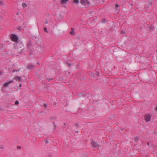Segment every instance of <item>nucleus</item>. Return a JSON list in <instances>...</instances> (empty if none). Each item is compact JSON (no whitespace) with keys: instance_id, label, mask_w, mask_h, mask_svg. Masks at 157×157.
<instances>
[{"instance_id":"nucleus-30","label":"nucleus","mask_w":157,"mask_h":157,"mask_svg":"<svg viewBox=\"0 0 157 157\" xmlns=\"http://www.w3.org/2000/svg\"><path fill=\"white\" fill-rule=\"evenodd\" d=\"M156 110L157 111V107L156 108Z\"/></svg>"},{"instance_id":"nucleus-13","label":"nucleus","mask_w":157,"mask_h":157,"mask_svg":"<svg viewBox=\"0 0 157 157\" xmlns=\"http://www.w3.org/2000/svg\"><path fill=\"white\" fill-rule=\"evenodd\" d=\"M22 6L23 7H26L27 6V5L25 3H23L22 4Z\"/></svg>"},{"instance_id":"nucleus-2","label":"nucleus","mask_w":157,"mask_h":157,"mask_svg":"<svg viewBox=\"0 0 157 157\" xmlns=\"http://www.w3.org/2000/svg\"><path fill=\"white\" fill-rule=\"evenodd\" d=\"M151 116L149 114L147 113L144 115V118L145 121L147 122H148L150 121Z\"/></svg>"},{"instance_id":"nucleus-5","label":"nucleus","mask_w":157,"mask_h":157,"mask_svg":"<svg viewBox=\"0 0 157 157\" xmlns=\"http://www.w3.org/2000/svg\"><path fill=\"white\" fill-rule=\"evenodd\" d=\"M13 82V81H7L6 82H5L3 85L4 87H6L8 86L9 85Z\"/></svg>"},{"instance_id":"nucleus-6","label":"nucleus","mask_w":157,"mask_h":157,"mask_svg":"<svg viewBox=\"0 0 157 157\" xmlns=\"http://www.w3.org/2000/svg\"><path fill=\"white\" fill-rule=\"evenodd\" d=\"M14 79L19 82H21V78L20 77H16L14 78Z\"/></svg>"},{"instance_id":"nucleus-28","label":"nucleus","mask_w":157,"mask_h":157,"mask_svg":"<svg viewBox=\"0 0 157 157\" xmlns=\"http://www.w3.org/2000/svg\"><path fill=\"white\" fill-rule=\"evenodd\" d=\"M2 73V72L0 71V74H1Z\"/></svg>"},{"instance_id":"nucleus-33","label":"nucleus","mask_w":157,"mask_h":157,"mask_svg":"<svg viewBox=\"0 0 157 157\" xmlns=\"http://www.w3.org/2000/svg\"><path fill=\"white\" fill-rule=\"evenodd\" d=\"M85 157H88V156H85Z\"/></svg>"},{"instance_id":"nucleus-14","label":"nucleus","mask_w":157,"mask_h":157,"mask_svg":"<svg viewBox=\"0 0 157 157\" xmlns=\"http://www.w3.org/2000/svg\"><path fill=\"white\" fill-rule=\"evenodd\" d=\"M44 30L45 32L48 33V31H47V29L46 27L44 28Z\"/></svg>"},{"instance_id":"nucleus-10","label":"nucleus","mask_w":157,"mask_h":157,"mask_svg":"<svg viewBox=\"0 0 157 157\" xmlns=\"http://www.w3.org/2000/svg\"><path fill=\"white\" fill-rule=\"evenodd\" d=\"M80 95H82V97L83 98L86 97L85 96V94H84L81 93L79 94Z\"/></svg>"},{"instance_id":"nucleus-18","label":"nucleus","mask_w":157,"mask_h":157,"mask_svg":"<svg viewBox=\"0 0 157 157\" xmlns=\"http://www.w3.org/2000/svg\"><path fill=\"white\" fill-rule=\"evenodd\" d=\"M53 124H54V126L55 127V129H56V125L55 124V123H54V122H53Z\"/></svg>"},{"instance_id":"nucleus-15","label":"nucleus","mask_w":157,"mask_h":157,"mask_svg":"<svg viewBox=\"0 0 157 157\" xmlns=\"http://www.w3.org/2000/svg\"><path fill=\"white\" fill-rule=\"evenodd\" d=\"M15 105H17L19 104V101H16L15 102Z\"/></svg>"},{"instance_id":"nucleus-26","label":"nucleus","mask_w":157,"mask_h":157,"mask_svg":"<svg viewBox=\"0 0 157 157\" xmlns=\"http://www.w3.org/2000/svg\"><path fill=\"white\" fill-rule=\"evenodd\" d=\"M124 32L123 31H121V33H123Z\"/></svg>"},{"instance_id":"nucleus-34","label":"nucleus","mask_w":157,"mask_h":157,"mask_svg":"<svg viewBox=\"0 0 157 157\" xmlns=\"http://www.w3.org/2000/svg\"><path fill=\"white\" fill-rule=\"evenodd\" d=\"M3 148L2 147L1 148V149H2Z\"/></svg>"},{"instance_id":"nucleus-3","label":"nucleus","mask_w":157,"mask_h":157,"mask_svg":"<svg viewBox=\"0 0 157 157\" xmlns=\"http://www.w3.org/2000/svg\"><path fill=\"white\" fill-rule=\"evenodd\" d=\"M90 143L92 147L94 148L97 147L99 146V144L97 142L93 140L91 141Z\"/></svg>"},{"instance_id":"nucleus-23","label":"nucleus","mask_w":157,"mask_h":157,"mask_svg":"<svg viewBox=\"0 0 157 157\" xmlns=\"http://www.w3.org/2000/svg\"><path fill=\"white\" fill-rule=\"evenodd\" d=\"M63 16H61V18H63Z\"/></svg>"},{"instance_id":"nucleus-27","label":"nucleus","mask_w":157,"mask_h":157,"mask_svg":"<svg viewBox=\"0 0 157 157\" xmlns=\"http://www.w3.org/2000/svg\"><path fill=\"white\" fill-rule=\"evenodd\" d=\"M68 64V66H69L70 65V64Z\"/></svg>"},{"instance_id":"nucleus-1","label":"nucleus","mask_w":157,"mask_h":157,"mask_svg":"<svg viewBox=\"0 0 157 157\" xmlns=\"http://www.w3.org/2000/svg\"><path fill=\"white\" fill-rule=\"evenodd\" d=\"M80 3L82 5L86 7H88L90 4L89 2L87 0H81Z\"/></svg>"},{"instance_id":"nucleus-7","label":"nucleus","mask_w":157,"mask_h":157,"mask_svg":"<svg viewBox=\"0 0 157 157\" xmlns=\"http://www.w3.org/2000/svg\"><path fill=\"white\" fill-rule=\"evenodd\" d=\"M68 0H62L61 1V4H63L67 2L68 1Z\"/></svg>"},{"instance_id":"nucleus-22","label":"nucleus","mask_w":157,"mask_h":157,"mask_svg":"<svg viewBox=\"0 0 157 157\" xmlns=\"http://www.w3.org/2000/svg\"><path fill=\"white\" fill-rule=\"evenodd\" d=\"M0 110H3V109L0 108Z\"/></svg>"},{"instance_id":"nucleus-17","label":"nucleus","mask_w":157,"mask_h":157,"mask_svg":"<svg viewBox=\"0 0 157 157\" xmlns=\"http://www.w3.org/2000/svg\"><path fill=\"white\" fill-rule=\"evenodd\" d=\"M45 143L46 144H48L49 143V141H48V140H46Z\"/></svg>"},{"instance_id":"nucleus-31","label":"nucleus","mask_w":157,"mask_h":157,"mask_svg":"<svg viewBox=\"0 0 157 157\" xmlns=\"http://www.w3.org/2000/svg\"><path fill=\"white\" fill-rule=\"evenodd\" d=\"M148 145H149V143H147V144Z\"/></svg>"},{"instance_id":"nucleus-4","label":"nucleus","mask_w":157,"mask_h":157,"mask_svg":"<svg viewBox=\"0 0 157 157\" xmlns=\"http://www.w3.org/2000/svg\"><path fill=\"white\" fill-rule=\"evenodd\" d=\"M11 38L12 41L16 42L17 41L18 38L14 34H12L11 36Z\"/></svg>"},{"instance_id":"nucleus-24","label":"nucleus","mask_w":157,"mask_h":157,"mask_svg":"<svg viewBox=\"0 0 157 157\" xmlns=\"http://www.w3.org/2000/svg\"><path fill=\"white\" fill-rule=\"evenodd\" d=\"M63 124H64V125H66V123H64Z\"/></svg>"},{"instance_id":"nucleus-29","label":"nucleus","mask_w":157,"mask_h":157,"mask_svg":"<svg viewBox=\"0 0 157 157\" xmlns=\"http://www.w3.org/2000/svg\"><path fill=\"white\" fill-rule=\"evenodd\" d=\"M20 87H21V84H20Z\"/></svg>"},{"instance_id":"nucleus-32","label":"nucleus","mask_w":157,"mask_h":157,"mask_svg":"<svg viewBox=\"0 0 157 157\" xmlns=\"http://www.w3.org/2000/svg\"><path fill=\"white\" fill-rule=\"evenodd\" d=\"M69 128V127H67V129Z\"/></svg>"},{"instance_id":"nucleus-16","label":"nucleus","mask_w":157,"mask_h":157,"mask_svg":"<svg viewBox=\"0 0 157 157\" xmlns=\"http://www.w3.org/2000/svg\"><path fill=\"white\" fill-rule=\"evenodd\" d=\"M43 106L45 108H46L47 107V105L46 104L44 103L43 104Z\"/></svg>"},{"instance_id":"nucleus-11","label":"nucleus","mask_w":157,"mask_h":157,"mask_svg":"<svg viewBox=\"0 0 157 157\" xmlns=\"http://www.w3.org/2000/svg\"><path fill=\"white\" fill-rule=\"evenodd\" d=\"M139 140V138L137 137L135 138L134 140L136 141H138Z\"/></svg>"},{"instance_id":"nucleus-12","label":"nucleus","mask_w":157,"mask_h":157,"mask_svg":"<svg viewBox=\"0 0 157 157\" xmlns=\"http://www.w3.org/2000/svg\"><path fill=\"white\" fill-rule=\"evenodd\" d=\"M75 126H76V128H79V126L78 123L75 124Z\"/></svg>"},{"instance_id":"nucleus-8","label":"nucleus","mask_w":157,"mask_h":157,"mask_svg":"<svg viewBox=\"0 0 157 157\" xmlns=\"http://www.w3.org/2000/svg\"><path fill=\"white\" fill-rule=\"evenodd\" d=\"M70 33L71 35H73L74 34V30L73 28H71V31L70 32Z\"/></svg>"},{"instance_id":"nucleus-20","label":"nucleus","mask_w":157,"mask_h":157,"mask_svg":"<svg viewBox=\"0 0 157 157\" xmlns=\"http://www.w3.org/2000/svg\"><path fill=\"white\" fill-rule=\"evenodd\" d=\"M29 46H30V45H29V44H28L27 45V48H29Z\"/></svg>"},{"instance_id":"nucleus-9","label":"nucleus","mask_w":157,"mask_h":157,"mask_svg":"<svg viewBox=\"0 0 157 157\" xmlns=\"http://www.w3.org/2000/svg\"><path fill=\"white\" fill-rule=\"evenodd\" d=\"M79 2V0H74L73 1V3H75V4H78Z\"/></svg>"},{"instance_id":"nucleus-21","label":"nucleus","mask_w":157,"mask_h":157,"mask_svg":"<svg viewBox=\"0 0 157 157\" xmlns=\"http://www.w3.org/2000/svg\"><path fill=\"white\" fill-rule=\"evenodd\" d=\"M75 132H76L78 133V131H75Z\"/></svg>"},{"instance_id":"nucleus-19","label":"nucleus","mask_w":157,"mask_h":157,"mask_svg":"<svg viewBox=\"0 0 157 157\" xmlns=\"http://www.w3.org/2000/svg\"><path fill=\"white\" fill-rule=\"evenodd\" d=\"M115 6L116 8H118L119 7V5L118 4H116Z\"/></svg>"},{"instance_id":"nucleus-25","label":"nucleus","mask_w":157,"mask_h":157,"mask_svg":"<svg viewBox=\"0 0 157 157\" xmlns=\"http://www.w3.org/2000/svg\"><path fill=\"white\" fill-rule=\"evenodd\" d=\"M18 148H21V147H19V146H18Z\"/></svg>"}]
</instances>
